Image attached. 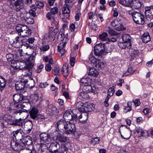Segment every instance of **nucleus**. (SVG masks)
Segmentation results:
<instances>
[{
    "instance_id": "e433bc0d",
    "label": "nucleus",
    "mask_w": 153,
    "mask_h": 153,
    "mask_svg": "<svg viewBox=\"0 0 153 153\" xmlns=\"http://www.w3.org/2000/svg\"><path fill=\"white\" fill-rule=\"evenodd\" d=\"M88 95L83 90L82 91L79 93L78 95V97L81 100L86 99L88 98Z\"/></svg>"
},
{
    "instance_id": "864d4df0",
    "label": "nucleus",
    "mask_w": 153,
    "mask_h": 153,
    "mask_svg": "<svg viewBox=\"0 0 153 153\" xmlns=\"http://www.w3.org/2000/svg\"><path fill=\"white\" fill-rule=\"evenodd\" d=\"M133 72L132 71V68L131 67H129L127 71L123 75V76H126L128 75L132 74Z\"/></svg>"
},
{
    "instance_id": "0eeeda50",
    "label": "nucleus",
    "mask_w": 153,
    "mask_h": 153,
    "mask_svg": "<svg viewBox=\"0 0 153 153\" xmlns=\"http://www.w3.org/2000/svg\"><path fill=\"white\" fill-rule=\"evenodd\" d=\"M135 15L133 19L134 21L137 24L143 25L145 23L144 15L139 12Z\"/></svg>"
},
{
    "instance_id": "ea45409f",
    "label": "nucleus",
    "mask_w": 153,
    "mask_h": 153,
    "mask_svg": "<svg viewBox=\"0 0 153 153\" xmlns=\"http://www.w3.org/2000/svg\"><path fill=\"white\" fill-rule=\"evenodd\" d=\"M84 104L81 101L78 102L76 104V107L79 110L81 111H84V108L83 107Z\"/></svg>"
},
{
    "instance_id": "39448f33",
    "label": "nucleus",
    "mask_w": 153,
    "mask_h": 153,
    "mask_svg": "<svg viewBox=\"0 0 153 153\" xmlns=\"http://www.w3.org/2000/svg\"><path fill=\"white\" fill-rule=\"evenodd\" d=\"M88 114L85 112L81 113V112H78L76 114L75 120H79L80 123H85L88 119Z\"/></svg>"
},
{
    "instance_id": "7ed1b4c3",
    "label": "nucleus",
    "mask_w": 153,
    "mask_h": 153,
    "mask_svg": "<svg viewBox=\"0 0 153 153\" xmlns=\"http://www.w3.org/2000/svg\"><path fill=\"white\" fill-rule=\"evenodd\" d=\"M92 66L98 68H101L104 67V63L99 59H97L92 55H90L89 58Z\"/></svg>"
},
{
    "instance_id": "412c9836",
    "label": "nucleus",
    "mask_w": 153,
    "mask_h": 153,
    "mask_svg": "<svg viewBox=\"0 0 153 153\" xmlns=\"http://www.w3.org/2000/svg\"><path fill=\"white\" fill-rule=\"evenodd\" d=\"M13 113L16 115L19 114L21 116V117L23 119L26 118L28 116L27 111L26 112L25 111L22 110H18L14 111Z\"/></svg>"
},
{
    "instance_id": "3c124183",
    "label": "nucleus",
    "mask_w": 153,
    "mask_h": 153,
    "mask_svg": "<svg viewBox=\"0 0 153 153\" xmlns=\"http://www.w3.org/2000/svg\"><path fill=\"white\" fill-rule=\"evenodd\" d=\"M21 82L24 84L25 85V84H26L30 87H32V86L30 85V84H29L28 83L29 81L28 79H27L26 77L25 76H24L21 79Z\"/></svg>"
},
{
    "instance_id": "c756f323",
    "label": "nucleus",
    "mask_w": 153,
    "mask_h": 153,
    "mask_svg": "<svg viewBox=\"0 0 153 153\" xmlns=\"http://www.w3.org/2000/svg\"><path fill=\"white\" fill-rule=\"evenodd\" d=\"M132 7H133L135 9L140 8L142 4L141 2L138 0H134L133 1L132 0Z\"/></svg>"
},
{
    "instance_id": "13d9d810",
    "label": "nucleus",
    "mask_w": 153,
    "mask_h": 153,
    "mask_svg": "<svg viewBox=\"0 0 153 153\" xmlns=\"http://www.w3.org/2000/svg\"><path fill=\"white\" fill-rule=\"evenodd\" d=\"M13 1H13V0H11L10 1L11 4L13 5V7H15V6H16L21 5L22 3L20 1L17 0L15 1V3L13 2Z\"/></svg>"
},
{
    "instance_id": "774afa93",
    "label": "nucleus",
    "mask_w": 153,
    "mask_h": 153,
    "mask_svg": "<svg viewBox=\"0 0 153 153\" xmlns=\"http://www.w3.org/2000/svg\"><path fill=\"white\" fill-rule=\"evenodd\" d=\"M35 4L36 6L37 7L39 8L42 7L44 5V3L43 2L40 1H36Z\"/></svg>"
},
{
    "instance_id": "bf43d9fd",
    "label": "nucleus",
    "mask_w": 153,
    "mask_h": 153,
    "mask_svg": "<svg viewBox=\"0 0 153 153\" xmlns=\"http://www.w3.org/2000/svg\"><path fill=\"white\" fill-rule=\"evenodd\" d=\"M114 92V87H112L110 88L108 92V94L109 96H112L113 95Z\"/></svg>"
},
{
    "instance_id": "cd10ccee",
    "label": "nucleus",
    "mask_w": 153,
    "mask_h": 153,
    "mask_svg": "<svg viewBox=\"0 0 153 153\" xmlns=\"http://www.w3.org/2000/svg\"><path fill=\"white\" fill-rule=\"evenodd\" d=\"M24 19L25 22L29 24H33L34 22L33 18L30 16L29 14H27L24 17Z\"/></svg>"
},
{
    "instance_id": "a211bd4d",
    "label": "nucleus",
    "mask_w": 153,
    "mask_h": 153,
    "mask_svg": "<svg viewBox=\"0 0 153 153\" xmlns=\"http://www.w3.org/2000/svg\"><path fill=\"white\" fill-rule=\"evenodd\" d=\"M23 148L26 146H29L31 145L32 143V141L31 138L30 137H25L21 141Z\"/></svg>"
},
{
    "instance_id": "1a4fd4ad",
    "label": "nucleus",
    "mask_w": 153,
    "mask_h": 153,
    "mask_svg": "<svg viewBox=\"0 0 153 153\" xmlns=\"http://www.w3.org/2000/svg\"><path fill=\"white\" fill-rule=\"evenodd\" d=\"M76 114H74L71 111H66L64 114L63 117L64 120H75Z\"/></svg>"
},
{
    "instance_id": "f03ea898",
    "label": "nucleus",
    "mask_w": 153,
    "mask_h": 153,
    "mask_svg": "<svg viewBox=\"0 0 153 153\" xmlns=\"http://www.w3.org/2000/svg\"><path fill=\"white\" fill-rule=\"evenodd\" d=\"M16 29L19 34L22 37L29 36L31 33L30 29L26 25H18L16 27Z\"/></svg>"
},
{
    "instance_id": "c85d7f7f",
    "label": "nucleus",
    "mask_w": 153,
    "mask_h": 153,
    "mask_svg": "<svg viewBox=\"0 0 153 153\" xmlns=\"http://www.w3.org/2000/svg\"><path fill=\"white\" fill-rule=\"evenodd\" d=\"M21 65L20 62L17 61H15L13 62H12L11 64V66L15 69H20L23 70L24 68L22 66H20Z\"/></svg>"
},
{
    "instance_id": "4468645a",
    "label": "nucleus",
    "mask_w": 153,
    "mask_h": 153,
    "mask_svg": "<svg viewBox=\"0 0 153 153\" xmlns=\"http://www.w3.org/2000/svg\"><path fill=\"white\" fill-rule=\"evenodd\" d=\"M64 39H65V41L60 43L58 46V50L62 55L64 54L65 52L64 48L66 45L67 42L68 40V39L67 37H64Z\"/></svg>"
},
{
    "instance_id": "c03bdc74",
    "label": "nucleus",
    "mask_w": 153,
    "mask_h": 153,
    "mask_svg": "<svg viewBox=\"0 0 153 153\" xmlns=\"http://www.w3.org/2000/svg\"><path fill=\"white\" fill-rule=\"evenodd\" d=\"M49 102L47 100H43L40 102V105L42 108H43L48 106Z\"/></svg>"
},
{
    "instance_id": "aec40b11",
    "label": "nucleus",
    "mask_w": 153,
    "mask_h": 153,
    "mask_svg": "<svg viewBox=\"0 0 153 153\" xmlns=\"http://www.w3.org/2000/svg\"><path fill=\"white\" fill-rule=\"evenodd\" d=\"M122 133V134L121 133V135L122 138L126 139H128L130 138L131 132L130 130L125 128L123 130Z\"/></svg>"
},
{
    "instance_id": "052dcab7",
    "label": "nucleus",
    "mask_w": 153,
    "mask_h": 153,
    "mask_svg": "<svg viewBox=\"0 0 153 153\" xmlns=\"http://www.w3.org/2000/svg\"><path fill=\"white\" fill-rule=\"evenodd\" d=\"M58 8L57 7H54L51 9L50 12L55 15V14L58 13Z\"/></svg>"
},
{
    "instance_id": "9d476101",
    "label": "nucleus",
    "mask_w": 153,
    "mask_h": 153,
    "mask_svg": "<svg viewBox=\"0 0 153 153\" xmlns=\"http://www.w3.org/2000/svg\"><path fill=\"white\" fill-rule=\"evenodd\" d=\"M30 59H32V58L31 59V58H30L29 59L27 60L26 62V66L23 67V70H27V71L28 72V73H27V74L28 75H30L31 74V73L32 72V68L34 64L33 62L32 61H30Z\"/></svg>"
},
{
    "instance_id": "a19ab883",
    "label": "nucleus",
    "mask_w": 153,
    "mask_h": 153,
    "mask_svg": "<svg viewBox=\"0 0 153 153\" xmlns=\"http://www.w3.org/2000/svg\"><path fill=\"white\" fill-rule=\"evenodd\" d=\"M59 20L57 17H56L53 20L51 21V27L54 28V27H59Z\"/></svg>"
},
{
    "instance_id": "5701e85b",
    "label": "nucleus",
    "mask_w": 153,
    "mask_h": 153,
    "mask_svg": "<svg viewBox=\"0 0 153 153\" xmlns=\"http://www.w3.org/2000/svg\"><path fill=\"white\" fill-rule=\"evenodd\" d=\"M132 0H119V3L126 7H132Z\"/></svg>"
},
{
    "instance_id": "58836bf2",
    "label": "nucleus",
    "mask_w": 153,
    "mask_h": 153,
    "mask_svg": "<svg viewBox=\"0 0 153 153\" xmlns=\"http://www.w3.org/2000/svg\"><path fill=\"white\" fill-rule=\"evenodd\" d=\"M22 121V120L21 118L19 119H16L15 120H13V122L11 123V125L22 126L23 123Z\"/></svg>"
},
{
    "instance_id": "bb28decb",
    "label": "nucleus",
    "mask_w": 153,
    "mask_h": 153,
    "mask_svg": "<svg viewBox=\"0 0 153 153\" xmlns=\"http://www.w3.org/2000/svg\"><path fill=\"white\" fill-rule=\"evenodd\" d=\"M142 41L143 43H146L149 41L151 39L148 32H145L142 36Z\"/></svg>"
},
{
    "instance_id": "473e14b6",
    "label": "nucleus",
    "mask_w": 153,
    "mask_h": 153,
    "mask_svg": "<svg viewBox=\"0 0 153 153\" xmlns=\"http://www.w3.org/2000/svg\"><path fill=\"white\" fill-rule=\"evenodd\" d=\"M83 90L87 93L90 92H92L94 93L97 92L94 91V90L91 85H85V86L84 87Z\"/></svg>"
},
{
    "instance_id": "423d86ee",
    "label": "nucleus",
    "mask_w": 153,
    "mask_h": 153,
    "mask_svg": "<svg viewBox=\"0 0 153 153\" xmlns=\"http://www.w3.org/2000/svg\"><path fill=\"white\" fill-rule=\"evenodd\" d=\"M10 145L12 149L16 151H19L24 149L21 141L11 140Z\"/></svg>"
},
{
    "instance_id": "c9c22d12",
    "label": "nucleus",
    "mask_w": 153,
    "mask_h": 153,
    "mask_svg": "<svg viewBox=\"0 0 153 153\" xmlns=\"http://www.w3.org/2000/svg\"><path fill=\"white\" fill-rule=\"evenodd\" d=\"M68 70V67L67 66L63 65L62 67L61 71L65 77H67L68 76L69 74Z\"/></svg>"
},
{
    "instance_id": "ddd939ff",
    "label": "nucleus",
    "mask_w": 153,
    "mask_h": 153,
    "mask_svg": "<svg viewBox=\"0 0 153 153\" xmlns=\"http://www.w3.org/2000/svg\"><path fill=\"white\" fill-rule=\"evenodd\" d=\"M40 136L41 140L45 143L48 144L51 143V139L48 134L45 133H42Z\"/></svg>"
},
{
    "instance_id": "4c0bfd02",
    "label": "nucleus",
    "mask_w": 153,
    "mask_h": 153,
    "mask_svg": "<svg viewBox=\"0 0 153 153\" xmlns=\"http://www.w3.org/2000/svg\"><path fill=\"white\" fill-rule=\"evenodd\" d=\"M58 150L57 153H67V149L64 145L59 146Z\"/></svg>"
},
{
    "instance_id": "603ef678",
    "label": "nucleus",
    "mask_w": 153,
    "mask_h": 153,
    "mask_svg": "<svg viewBox=\"0 0 153 153\" xmlns=\"http://www.w3.org/2000/svg\"><path fill=\"white\" fill-rule=\"evenodd\" d=\"M91 82V79L89 78H82L81 79V82L83 84L87 85L88 83H90Z\"/></svg>"
},
{
    "instance_id": "7c9ffc66",
    "label": "nucleus",
    "mask_w": 153,
    "mask_h": 153,
    "mask_svg": "<svg viewBox=\"0 0 153 153\" xmlns=\"http://www.w3.org/2000/svg\"><path fill=\"white\" fill-rule=\"evenodd\" d=\"M6 81L3 77L0 76V90L2 91L6 86Z\"/></svg>"
},
{
    "instance_id": "393cba45",
    "label": "nucleus",
    "mask_w": 153,
    "mask_h": 153,
    "mask_svg": "<svg viewBox=\"0 0 153 153\" xmlns=\"http://www.w3.org/2000/svg\"><path fill=\"white\" fill-rule=\"evenodd\" d=\"M107 36L108 34L106 32H103L99 35V37L102 41L106 42H109L110 41V39L108 38Z\"/></svg>"
},
{
    "instance_id": "de8ad7c7",
    "label": "nucleus",
    "mask_w": 153,
    "mask_h": 153,
    "mask_svg": "<svg viewBox=\"0 0 153 153\" xmlns=\"http://www.w3.org/2000/svg\"><path fill=\"white\" fill-rule=\"evenodd\" d=\"M114 28L116 30L118 31L124 30L126 29V28L123 26V25L120 22L118 23L115 27Z\"/></svg>"
},
{
    "instance_id": "8fccbe9b",
    "label": "nucleus",
    "mask_w": 153,
    "mask_h": 153,
    "mask_svg": "<svg viewBox=\"0 0 153 153\" xmlns=\"http://www.w3.org/2000/svg\"><path fill=\"white\" fill-rule=\"evenodd\" d=\"M46 17L48 19L51 20V21H52V20L56 17H55L54 15L52 14V13L50 12H48L47 14Z\"/></svg>"
},
{
    "instance_id": "09e8293b",
    "label": "nucleus",
    "mask_w": 153,
    "mask_h": 153,
    "mask_svg": "<svg viewBox=\"0 0 153 153\" xmlns=\"http://www.w3.org/2000/svg\"><path fill=\"white\" fill-rule=\"evenodd\" d=\"M39 48L41 51L44 52L48 50L50 48V46L49 45H46L39 46Z\"/></svg>"
},
{
    "instance_id": "2f4dec72",
    "label": "nucleus",
    "mask_w": 153,
    "mask_h": 153,
    "mask_svg": "<svg viewBox=\"0 0 153 153\" xmlns=\"http://www.w3.org/2000/svg\"><path fill=\"white\" fill-rule=\"evenodd\" d=\"M98 72L95 68L91 67L89 69V75L92 76L94 77H97L98 76Z\"/></svg>"
},
{
    "instance_id": "6ab92c4d",
    "label": "nucleus",
    "mask_w": 153,
    "mask_h": 153,
    "mask_svg": "<svg viewBox=\"0 0 153 153\" xmlns=\"http://www.w3.org/2000/svg\"><path fill=\"white\" fill-rule=\"evenodd\" d=\"M66 121L64 120L60 119L56 123L55 126L59 130H63L64 129Z\"/></svg>"
},
{
    "instance_id": "69168bd1",
    "label": "nucleus",
    "mask_w": 153,
    "mask_h": 153,
    "mask_svg": "<svg viewBox=\"0 0 153 153\" xmlns=\"http://www.w3.org/2000/svg\"><path fill=\"white\" fill-rule=\"evenodd\" d=\"M76 28L75 24L72 23L69 26V30L71 32H74Z\"/></svg>"
},
{
    "instance_id": "680f3d73",
    "label": "nucleus",
    "mask_w": 153,
    "mask_h": 153,
    "mask_svg": "<svg viewBox=\"0 0 153 153\" xmlns=\"http://www.w3.org/2000/svg\"><path fill=\"white\" fill-rule=\"evenodd\" d=\"M62 11L64 14H69L70 13V10L68 7H63Z\"/></svg>"
},
{
    "instance_id": "79ce46f5",
    "label": "nucleus",
    "mask_w": 153,
    "mask_h": 153,
    "mask_svg": "<svg viewBox=\"0 0 153 153\" xmlns=\"http://www.w3.org/2000/svg\"><path fill=\"white\" fill-rule=\"evenodd\" d=\"M26 126L29 131H30L33 127L32 121L30 120H28L26 123Z\"/></svg>"
},
{
    "instance_id": "6e6552de",
    "label": "nucleus",
    "mask_w": 153,
    "mask_h": 153,
    "mask_svg": "<svg viewBox=\"0 0 153 153\" xmlns=\"http://www.w3.org/2000/svg\"><path fill=\"white\" fill-rule=\"evenodd\" d=\"M11 136L12 138V140L21 141L23 135L21 132V130H18L13 131L11 133Z\"/></svg>"
},
{
    "instance_id": "20e7f679",
    "label": "nucleus",
    "mask_w": 153,
    "mask_h": 153,
    "mask_svg": "<svg viewBox=\"0 0 153 153\" xmlns=\"http://www.w3.org/2000/svg\"><path fill=\"white\" fill-rule=\"evenodd\" d=\"M64 129L67 134H74L76 131V128L74 123L67 121Z\"/></svg>"
},
{
    "instance_id": "9b49d317",
    "label": "nucleus",
    "mask_w": 153,
    "mask_h": 153,
    "mask_svg": "<svg viewBox=\"0 0 153 153\" xmlns=\"http://www.w3.org/2000/svg\"><path fill=\"white\" fill-rule=\"evenodd\" d=\"M59 146V144L57 142L51 143L48 148L49 151L51 153H57Z\"/></svg>"
},
{
    "instance_id": "e2e57ef3",
    "label": "nucleus",
    "mask_w": 153,
    "mask_h": 153,
    "mask_svg": "<svg viewBox=\"0 0 153 153\" xmlns=\"http://www.w3.org/2000/svg\"><path fill=\"white\" fill-rule=\"evenodd\" d=\"M53 74L55 75H59V67L56 68L52 70Z\"/></svg>"
},
{
    "instance_id": "2eb2a0df",
    "label": "nucleus",
    "mask_w": 153,
    "mask_h": 153,
    "mask_svg": "<svg viewBox=\"0 0 153 153\" xmlns=\"http://www.w3.org/2000/svg\"><path fill=\"white\" fill-rule=\"evenodd\" d=\"M39 110L36 107H33L29 111L30 116L33 119H36L39 117Z\"/></svg>"
},
{
    "instance_id": "72a5a7b5",
    "label": "nucleus",
    "mask_w": 153,
    "mask_h": 153,
    "mask_svg": "<svg viewBox=\"0 0 153 153\" xmlns=\"http://www.w3.org/2000/svg\"><path fill=\"white\" fill-rule=\"evenodd\" d=\"M56 139L57 140L62 143L65 142L67 140V137L61 134H59L56 136Z\"/></svg>"
},
{
    "instance_id": "a878e982",
    "label": "nucleus",
    "mask_w": 153,
    "mask_h": 153,
    "mask_svg": "<svg viewBox=\"0 0 153 153\" xmlns=\"http://www.w3.org/2000/svg\"><path fill=\"white\" fill-rule=\"evenodd\" d=\"M30 103L29 102H22L18 104V106L27 112L28 110H27V109Z\"/></svg>"
},
{
    "instance_id": "a18cd8bd",
    "label": "nucleus",
    "mask_w": 153,
    "mask_h": 153,
    "mask_svg": "<svg viewBox=\"0 0 153 153\" xmlns=\"http://www.w3.org/2000/svg\"><path fill=\"white\" fill-rule=\"evenodd\" d=\"M4 119L7 121H8L10 125H11V123H12L13 121V117L10 115L9 114H6L4 116Z\"/></svg>"
},
{
    "instance_id": "dca6fc26",
    "label": "nucleus",
    "mask_w": 153,
    "mask_h": 153,
    "mask_svg": "<svg viewBox=\"0 0 153 153\" xmlns=\"http://www.w3.org/2000/svg\"><path fill=\"white\" fill-rule=\"evenodd\" d=\"M145 13L148 17L153 18V6L146 7H145Z\"/></svg>"
},
{
    "instance_id": "f257e3e1",
    "label": "nucleus",
    "mask_w": 153,
    "mask_h": 153,
    "mask_svg": "<svg viewBox=\"0 0 153 153\" xmlns=\"http://www.w3.org/2000/svg\"><path fill=\"white\" fill-rule=\"evenodd\" d=\"M111 45L107 42L102 43L101 42L96 45L94 47V53L96 56H99L105 55L111 51Z\"/></svg>"
},
{
    "instance_id": "f704fd0d",
    "label": "nucleus",
    "mask_w": 153,
    "mask_h": 153,
    "mask_svg": "<svg viewBox=\"0 0 153 153\" xmlns=\"http://www.w3.org/2000/svg\"><path fill=\"white\" fill-rule=\"evenodd\" d=\"M25 86V84L21 82H17L15 84V88L17 91L23 90Z\"/></svg>"
},
{
    "instance_id": "6e6d98bb",
    "label": "nucleus",
    "mask_w": 153,
    "mask_h": 153,
    "mask_svg": "<svg viewBox=\"0 0 153 153\" xmlns=\"http://www.w3.org/2000/svg\"><path fill=\"white\" fill-rule=\"evenodd\" d=\"M100 138L98 137H96L93 138L91 141V143L93 145H95L96 144H98L100 142Z\"/></svg>"
},
{
    "instance_id": "4be33fe9",
    "label": "nucleus",
    "mask_w": 153,
    "mask_h": 153,
    "mask_svg": "<svg viewBox=\"0 0 153 153\" xmlns=\"http://www.w3.org/2000/svg\"><path fill=\"white\" fill-rule=\"evenodd\" d=\"M13 101L15 103H19L23 100V96L22 94H16L13 96Z\"/></svg>"
},
{
    "instance_id": "f8f14e48",
    "label": "nucleus",
    "mask_w": 153,
    "mask_h": 153,
    "mask_svg": "<svg viewBox=\"0 0 153 153\" xmlns=\"http://www.w3.org/2000/svg\"><path fill=\"white\" fill-rule=\"evenodd\" d=\"M26 41V39L22 38L21 37L17 36L15 39L14 41V44H15V47L19 48L23 45H24V43Z\"/></svg>"
},
{
    "instance_id": "b1692460",
    "label": "nucleus",
    "mask_w": 153,
    "mask_h": 153,
    "mask_svg": "<svg viewBox=\"0 0 153 153\" xmlns=\"http://www.w3.org/2000/svg\"><path fill=\"white\" fill-rule=\"evenodd\" d=\"M84 111H91L94 110L95 108V105L94 104L91 103H87L85 104Z\"/></svg>"
},
{
    "instance_id": "338daca9",
    "label": "nucleus",
    "mask_w": 153,
    "mask_h": 153,
    "mask_svg": "<svg viewBox=\"0 0 153 153\" xmlns=\"http://www.w3.org/2000/svg\"><path fill=\"white\" fill-rule=\"evenodd\" d=\"M128 13L129 15H131L132 16L133 19L134 18V17L135 15L138 12L135 11L133 10H129L128 11Z\"/></svg>"
},
{
    "instance_id": "49530a36",
    "label": "nucleus",
    "mask_w": 153,
    "mask_h": 153,
    "mask_svg": "<svg viewBox=\"0 0 153 153\" xmlns=\"http://www.w3.org/2000/svg\"><path fill=\"white\" fill-rule=\"evenodd\" d=\"M131 38L130 35L128 34H124L122 36V39L124 42H130Z\"/></svg>"
},
{
    "instance_id": "f3484780",
    "label": "nucleus",
    "mask_w": 153,
    "mask_h": 153,
    "mask_svg": "<svg viewBox=\"0 0 153 153\" xmlns=\"http://www.w3.org/2000/svg\"><path fill=\"white\" fill-rule=\"evenodd\" d=\"M56 110V107L53 105H50L48 106V108L46 109L47 114L49 115H53Z\"/></svg>"
},
{
    "instance_id": "0e129e2a",
    "label": "nucleus",
    "mask_w": 153,
    "mask_h": 153,
    "mask_svg": "<svg viewBox=\"0 0 153 153\" xmlns=\"http://www.w3.org/2000/svg\"><path fill=\"white\" fill-rule=\"evenodd\" d=\"M44 65L41 64L37 66V68L36 71L37 72L40 73L42 71V69L44 68Z\"/></svg>"
},
{
    "instance_id": "37998d69",
    "label": "nucleus",
    "mask_w": 153,
    "mask_h": 153,
    "mask_svg": "<svg viewBox=\"0 0 153 153\" xmlns=\"http://www.w3.org/2000/svg\"><path fill=\"white\" fill-rule=\"evenodd\" d=\"M58 27H54V28H53L54 29L51 32H50V33L49 35V38L51 37L52 38H53L55 37V36L58 32L59 30L58 29Z\"/></svg>"
},
{
    "instance_id": "4d7b16f0",
    "label": "nucleus",
    "mask_w": 153,
    "mask_h": 153,
    "mask_svg": "<svg viewBox=\"0 0 153 153\" xmlns=\"http://www.w3.org/2000/svg\"><path fill=\"white\" fill-rule=\"evenodd\" d=\"M135 133L138 134V136H145V135H144V134H145V133L144 131H143L142 129H139L135 131Z\"/></svg>"
},
{
    "instance_id": "5fc2aeb1",
    "label": "nucleus",
    "mask_w": 153,
    "mask_h": 153,
    "mask_svg": "<svg viewBox=\"0 0 153 153\" xmlns=\"http://www.w3.org/2000/svg\"><path fill=\"white\" fill-rule=\"evenodd\" d=\"M107 31L108 33L111 36L117 35H118V33L117 32L115 31L114 30L109 27L108 29L107 30Z\"/></svg>"
}]
</instances>
